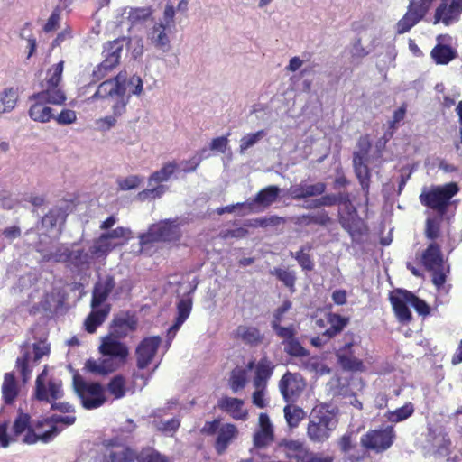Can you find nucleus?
<instances>
[{
    "label": "nucleus",
    "mask_w": 462,
    "mask_h": 462,
    "mask_svg": "<svg viewBox=\"0 0 462 462\" xmlns=\"http://www.w3.org/2000/svg\"><path fill=\"white\" fill-rule=\"evenodd\" d=\"M143 92V80L138 76H132L127 79L125 71L118 73L116 77L101 82L96 92L88 98L90 102L97 100L111 101V114L96 120L95 124L98 130L108 131L115 127L126 112L130 96H139Z\"/></svg>",
    "instance_id": "nucleus-1"
},
{
    "label": "nucleus",
    "mask_w": 462,
    "mask_h": 462,
    "mask_svg": "<svg viewBox=\"0 0 462 462\" xmlns=\"http://www.w3.org/2000/svg\"><path fill=\"white\" fill-rule=\"evenodd\" d=\"M120 339L111 333L102 337L98 346L101 357L87 360L84 368L96 375H105L120 368L129 355L127 346Z\"/></svg>",
    "instance_id": "nucleus-2"
},
{
    "label": "nucleus",
    "mask_w": 462,
    "mask_h": 462,
    "mask_svg": "<svg viewBox=\"0 0 462 462\" xmlns=\"http://www.w3.org/2000/svg\"><path fill=\"white\" fill-rule=\"evenodd\" d=\"M115 286V280L111 276L100 278L96 282L92 291L91 311L84 321V328L88 333H95L108 317L110 305L106 300Z\"/></svg>",
    "instance_id": "nucleus-3"
},
{
    "label": "nucleus",
    "mask_w": 462,
    "mask_h": 462,
    "mask_svg": "<svg viewBox=\"0 0 462 462\" xmlns=\"http://www.w3.org/2000/svg\"><path fill=\"white\" fill-rule=\"evenodd\" d=\"M337 423L334 409H329L326 405L315 407L310 415L307 436L315 443H323L329 439Z\"/></svg>",
    "instance_id": "nucleus-4"
},
{
    "label": "nucleus",
    "mask_w": 462,
    "mask_h": 462,
    "mask_svg": "<svg viewBox=\"0 0 462 462\" xmlns=\"http://www.w3.org/2000/svg\"><path fill=\"white\" fill-rule=\"evenodd\" d=\"M42 259L47 262L66 263L69 267L79 271L90 267L94 258L91 250L86 251L79 244L60 245L50 252L42 254Z\"/></svg>",
    "instance_id": "nucleus-5"
},
{
    "label": "nucleus",
    "mask_w": 462,
    "mask_h": 462,
    "mask_svg": "<svg viewBox=\"0 0 462 462\" xmlns=\"http://www.w3.org/2000/svg\"><path fill=\"white\" fill-rule=\"evenodd\" d=\"M175 11L172 5L167 4L163 16L147 30V40L157 50L168 52L171 50L169 34L175 28Z\"/></svg>",
    "instance_id": "nucleus-6"
},
{
    "label": "nucleus",
    "mask_w": 462,
    "mask_h": 462,
    "mask_svg": "<svg viewBox=\"0 0 462 462\" xmlns=\"http://www.w3.org/2000/svg\"><path fill=\"white\" fill-rule=\"evenodd\" d=\"M50 353V345L45 340L32 344L25 343L21 348V355L16 360V367L21 374L23 383L30 377L33 367Z\"/></svg>",
    "instance_id": "nucleus-7"
},
{
    "label": "nucleus",
    "mask_w": 462,
    "mask_h": 462,
    "mask_svg": "<svg viewBox=\"0 0 462 462\" xmlns=\"http://www.w3.org/2000/svg\"><path fill=\"white\" fill-rule=\"evenodd\" d=\"M76 417L73 415H60L52 416L50 420H45L39 422L35 426L33 431H29L23 438L26 444H34L37 441L47 443L53 439L62 429H60L57 424L63 423L66 426L74 424Z\"/></svg>",
    "instance_id": "nucleus-8"
},
{
    "label": "nucleus",
    "mask_w": 462,
    "mask_h": 462,
    "mask_svg": "<svg viewBox=\"0 0 462 462\" xmlns=\"http://www.w3.org/2000/svg\"><path fill=\"white\" fill-rule=\"evenodd\" d=\"M73 385L82 406L87 410L99 408L107 400L106 389L99 383L86 381L81 377L75 376Z\"/></svg>",
    "instance_id": "nucleus-9"
},
{
    "label": "nucleus",
    "mask_w": 462,
    "mask_h": 462,
    "mask_svg": "<svg viewBox=\"0 0 462 462\" xmlns=\"http://www.w3.org/2000/svg\"><path fill=\"white\" fill-rule=\"evenodd\" d=\"M458 191L456 183L450 182L442 186H435L429 190H423L420 195L422 205L436 210L442 217L449 205V200Z\"/></svg>",
    "instance_id": "nucleus-10"
},
{
    "label": "nucleus",
    "mask_w": 462,
    "mask_h": 462,
    "mask_svg": "<svg viewBox=\"0 0 462 462\" xmlns=\"http://www.w3.org/2000/svg\"><path fill=\"white\" fill-rule=\"evenodd\" d=\"M180 237L181 232L175 220H164L152 225L146 233L139 236L142 246L153 242H176Z\"/></svg>",
    "instance_id": "nucleus-11"
},
{
    "label": "nucleus",
    "mask_w": 462,
    "mask_h": 462,
    "mask_svg": "<svg viewBox=\"0 0 462 462\" xmlns=\"http://www.w3.org/2000/svg\"><path fill=\"white\" fill-rule=\"evenodd\" d=\"M64 61L52 66L47 72V78L43 87L45 89L38 93V97L42 100H47L50 104L61 105L65 99V94L59 88L63 72Z\"/></svg>",
    "instance_id": "nucleus-12"
},
{
    "label": "nucleus",
    "mask_w": 462,
    "mask_h": 462,
    "mask_svg": "<svg viewBox=\"0 0 462 462\" xmlns=\"http://www.w3.org/2000/svg\"><path fill=\"white\" fill-rule=\"evenodd\" d=\"M63 395L61 382L49 375L47 367L37 376L35 396L40 401L51 402Z\"/></svg>",
    "instance_id": "nucleus-13"
},
{
    "label": "nucleus",
    "mask_w": 462,
    "mask_h": 462,
    "mask_svg": "<svg viewBox=\"0 0 462 462\" xmlns=\"http://www.w3.org/2000/svg\"><path fill=\"white\" fill-rule=\"evenodd\" d=\"M432 1L433 0H411L408 11L396 24L397 33L402 34L407 32L422 20L430 8Z\"/></svg>",
    "instance_id": "nucleus-14"
},
{
    "label": "nucleus",
    "mask_w": 462,
    "mask_h": 462,
    "mask_svg": "<svg viewBox=\"0 0 462 462\" xmlns=\"http://www.w3.org/2000/svg\"><path fill=\"white\" fill-rule=\"evenodd\" d=\"M122 50L123 42L118 39L108 42L105 45L103 51L105 60L97 67L93 72L97 79H101L106 77V74L119 63Z\"/></svg>",
    "instance_id": "nucleus-15"
},
{
    "label": "nucleus",
    "mask_w": 462,
    "mask_h": 462,
    "mask_svg": "<svg viewBox=\"0 0 462 462\" xmlns=\"http://www.w3.org/2000/svg\"><path fill=\"white\" fill-rule=\"evenodd\" d=\"M394 432L393 427L380 430H371L361 438V444L367 449L383 452L388 449L393 441Z\"/></svg>",
    "instance_id": "nucleus-16"
},
{
    "label": "nucleus",
    "mask_w": 462,
    "mask_h": 462,
    "mask_svg": "<svg viewBox=\"0 0 462 462\" xmlns=\"http://www.w3.org/2000/svg\"><path fill=\"white\" fill-rule=\"evenodd\" d=\"M305 388L302 376L297 373L287 372L279 382V390L284 401L294 402Z\"/></svg>",
    "instance_id": "nucleus-17"
},
{
    "label": "nucleus",
    "mask_w": 462,
    "mask_h": 462,
    "mask_svg": "<svg viewBox=\"0 0 462 462\" xmlns=\"http://www.w3.org/2000/svg\"><path fill=\"white\" fill-rule=\"evenodd\" d=\"M461 14L462 0H442L435 11L433 23H442L448 26L457 23Z\"/></svg>",
    "instance_id": "nucleus-18"
},
{
    "label": "nucleus",
    "mask_w": 462,
    "mask_h": 462,
    "mask_svg": "<svg viewBox=\"0 0 462 462\" xmlns=\"http://www.w3.org/2000/svg\"><path fill=\"white\" fill-rule=\"evenodd\" d=\"M274 440V427L266 413H260L258 423L253 435L254 446L265 448Z\"/></svg>",
    "instance_id": "nucleus-19"
},
{
    "label": "nucleus",
    "mask_w": 462,
    "mask_h": 462,
    "mask_svg": "<svg viewBox=\"0 0 462 462\" xmlns=\"http://www.w3.org/2000/svg\"><path fill=\"white\" fill-rule=\"evenodd\" d=\"M160 344L159 337H150L142 340L135 350L138 368L144 369L152 363Z\"/></svg>",
    "instance_id": "nucleus-20"
},
{
    "label": "nucleus",
    "mask_w": 462,
    "mask_h": 462,
    "mask_svg": "<svg viewBox=\"0 0 462 462\" xmlns=\"http://www.w3.org/2000/svg\"><path fill=\"white\" fill-rule=\"evenodd\" d=\"M408 295V291L399 289L394 291L390 296V301L394 313L398 320L402 323H409L412 319L409 310L410 299Z\"/></svg>",
    "instance_id": "nucleus-21"
},
{
    "label": "nucleus",
    "mask_w": 462,
    "mask_h": 462,
    "mask_svg": "<svg viewBox=\"0 0 462 462\" xmlns=\"http://www.w3.org/2000/svg\"><path fill=\"white\" fill-rule=\"evenodd\" d=\"M366 155L367 149H365L355 152L353 158L356 175L359 180L362 189L365 195L368 194L370 186V171L367 165L365 164Z\"/></svg>",
    "instance_id": "nucleus-22"
},
{
    "label": "nucleus",
    "mask_w": 462,
    "mask_h": 462,
    "mask_svg": "<svg viewBox=\"0 0 462 462\" xmlns=\"http://www.w3.org/2000/svg\"><path fill=\"white\" fill-rule=\"evenodd\" d=\"M325 190L326 184L323 182L310 184L307 181H301L299 184L291 186L288 193L293 199H301L308 197L321 195Z\"/></svg>",
    "instance_id": "nucleus-23"
},
{
    "label": "nucleus",
    "mask_w": 462,
    "mask_h": 462,
    "mask_svg": "<svg viewBox=\"0 0 462 462\" xmlns=\"http://www.w3.org/2000/svg\"><path fill=\"white\" fill-rule=\"evenodd\" d=\"M218 408L228 413L234 420H246L248 412L243 408L244 401L233 397H222L218 401Z\"/></svg>",
    "instance_id": "nucleus-24"
},
{
    "label": "nucleus",
    "mask_w": 462,
    "mask_h": 462,
    "mask_svg": "<svg viewBox=\"0 0 462 462\" xmlns=\"http://www.w3.org/2000/svg\"><path fill=\"white\" fill-rule=\"evenodd\" d=\"M237 436L238 430L234 424H222L217 430L215 442V448L217 454H223Z\"/></svg>",
    "instance_id": "nucleus-25"
},
{
    "label": "nucleus",
    "mask_w": 462,
    "mask_h": 462,
    "mask_svg": "<svg viewBox=\"0 0 462 462\" xmlns=\"http://www.w3.org/2000/svg\"><path fill=\"white\" fill-rule=\"evenodd\" d=\"M280 189L277 186H268L260 190L252 201H247L248 210L250 212H257L256 206L267 208L273 204L278 198Z\"/></svg>",
    "instance_id": "nucleus-26"
},
{
    "label": "nucleus",
    "mask_w": 462,
    "mask_h": 462,
    "mask_svg": "<svg viewBox=\"0 0 462 462\" xmlns=\"http://www.w3.org/2000/svg\"><path fill=\"white\" fill-rule=\"evenodd\" d=\"M279 447L283 448L288 458L297 462H303L309 451L303 442L295 439H283L279 442Z\"/></svg>",
    "instance_id": "nucleus-27"
},
{
    "label": "nucleus",
    "mask_w": 462,
    "mask_h": 462,
    "mask_svg": "<svg viewBox=\"0 0 462 462\" xmlns=\"http://www.w3.org/2000/svg\"><path fill=\"white\" fill-rule=\"evenodd\" d=\"M36 100L29 109V116L35 122L47 123L54 118L53 110L46 104H50L47 100H42L38 97V94L33 96Z\"/></svg>",
    "instance_id": "nucleus-28"
},
{
    "label": "nucleus",
    "mask_w": 462,
    "mask_h": 462,
    "mask_svg": "<svg viewBox=\"0 0 462 462\" xmlns=\"http://www.w3.org/2000/svg\"><path fill=\"white\" fill-rule=\"evenodd\" d=\"M192 309V300L190 298H181L177 303V317L174 324L168 330V337L172 338L181 325L189 318Z\"/></svg>",
    "instance_id": "nucleus-29"
},
{
    "label": "nucleus",
    "mask_w": 462,
    "mask_h": 462,
    "mask_svg": "<svg viewBox=\"0 0 462 462\" xmlns=\"http://www.w3.org/2000/svg\"><path fill=\"white\" fill-rule=\"evenodd\" d=\"M336 357L342 369L346 371L363 370V362L356 356L354 349L347 350V348H339L336 352Z\"/></svg>",
    "instance_id": "nucleus-30"
},
{
    "label": "nucleus",
    "mask_w": 462,
    "mask_h": 462,
    "mask_svg": "<svg viewBox=\"0 0 462 462\" xmlns=\"http://www.w3.org/2000/svg\"><path fill=\"white\" fill-rule=\"evenodd\" d=\"M234 337L247 345H259L263 342V335L253 326L240 325L234 331Z\"/></svg>",
    "instance_id": "nucleus-31"
},
{
    "label": "nucleus",
    "mask_w": 462,
    "mask_h": 462,
    "mask_svg": "<svg viewBox=\"0 0 462 462\" xmlns=\"http://www.w3.org/2000/svg\"><path fill=\"white\" fill-rule=\"evenodd\" d=\"M422 263L428 270H439L442 267L443 256L438 245H429L422 254Z\"/></svg>",
    "instance_id": "nucleus-32"
},
{
    "label": "nucleus",
    "mask_w": 462,
    "mask_h": 462,
    "mask_svg": "<svg viewBox=\"0 0 462 462\" xmlns=\"http://www.w3.org/2000/svg\"><path fill=\"white\" fill-rule=\"evenodd\" d=\"M446 36L439 35L437 37V41L439 44H437L431 51L430 55L431 58L435 60L437 64H448L457 56V51L453 50L451 47L441 44V42L444 40Z\"/></svg>",
    "instance_id": "nucleus-33"
},
{
    "label": "nucleus",
    "mask_w": 462,
    "mask_h": 462,
    "mask_svg": "<svg viewBox=\"0 0 462 462\" xmlns=\"http://www.w3.org/2000/svg\"><path fill=\"white\" fill-rule=\"evenodd\" d=\"M297 365L303 370L315 374L324 375L330 373V369L321 362L317 356H305L298 360Z\"/></svg>",
    "instance_id": "nucleus-34"
},
{
    "label": "nucleus",
    "mask_w": 462,
    "mask_h": 462,
    "mask_svg": "<svg viewBox=\"0 0 462 462\" xmlns=\"http://www.w3.org/2000/svg\"><path fill=\"white\" fill-rule=\"evenodd\" d=\"M179 164L175 161L168 162L162 167L152 172L148 178V185L162 184L168 181L171 176L178 171Z\"/></svg>",
    "instance_id": "nucleus-35"
},
{
    "label": "nucleus",
    "mask_w": 462,
    "mask_h": 462,
    "mask_svg": "<svg viewBox=\"0 0 462 462\" xmlns=\"http://www.w3.org/2000/svg\"><path fill=\"white\" fill-rule=\"evenodd\" d=\"M326 322H328L330 327L324 331L323 337L329 339L344 329V328L348 324V319L338 314L329 312L326 315Z\"/></svg>",
    "instance_id": "nucleus-36"
},
{
    "label": "nucleus",
    "mask_w": 462,
    "mask_h": 462,
    "mask_svg": "<svg viewBox=\"0 0 462 462\" xmlns=\"http://www.w3.org/2000/svg\"><path fill=\"white\" fill-rule=\"evenodd\" d=\"M273 368V363L268 358H262L256 365L255 377L254 379V387L266 385V382L271 377Z\"/></svg>",
    "instance_id": "nucleus-37"
},
{
    "label": "nucleus",
    "mask_w": 462,
    "mask_h": 462,
    "mask_svg": "<svg viewBox=\"0 0 462 462\" xmlns=\"http://www.w3.org/2000/svg\"><path fill=\"white\" fill-rule=\"evenodd\" d=\"M350 208L352 211L349 212L347 217H341L340 223L344 229H346L352 237H355L362 233L363 222L357 217L356 211L352 205L347 208L350 210Z\"/></svg>",
    "instance_id": "nucleus-38"
},
{
    "label": "nucleus",
    "mask_w": 462,
    "mask_h": 462,
    "mask_svg": "<svg viewBox=\"0 0 462 462\" xmlns=\"http://www.w3.org/2000/svg\"><path fill=\"white\" fill-rule=\"evenodd\" d=\"M136 328V321L132 318H116L113 321L111 334H116L120 338L127 336L130 331H134Z\"/></svg>",
    "instance_id": "nucleus-39"
},
{
    "label": "nucleus",
    "mask_w": 462,
    "mask_h": 462,
    "mask_svg": "<svg viewBox=\"0 0 462 462\" xmlns=\"http://www.w3.org/2000/svg\"><path fill=\"white\" fill-rule=\"evenodd\" d=\"M19 392L14 376L12 374H5L2 384V393L5 403H12Z\"/></svg>",
    "instance_id": "nucleus-40"
},
{
    "label": "nucleus",
    "mask_w": 462,
    "mask_h": 462,
    "mask_svg": "<svg viewBox=\"0 0 462 462\" xmlns=\"http://www.w3.org/2000/svg\"><path fill=\"white\" fill-rule=\"evenodd\" d=\"M18 100L17 89L14 88H5L0 92V114L11 112Z\"/></svg>",
    "instance_id": "nucleus-41"
},
{
    "label": "nucleus",
    "mask_w": 462,
    "mask_h": 462,
    "mask_svg": "<svg viewBox=\"0 0 462 462\" xmlns=\"http://www.w3.org/2000/svg\"><path fill=\"white\" fill-rule=\"evenodd\" d=\"M152 14L151 7H125L122 15L132 23H136L147 20Z\"/></svg>",
    "instance_id": "nucleus-42"
},
{
    "label": "nucleus",
    "mask_w": 462,
    "mask_h": 462,
    "mask_svg": "<svg viewBox=\"0 0 462 462\" xmlns=\"http://www.w3.org/2000/svg\"><path fill=\"white\" fill-rule=\"evenodd\" d=\"M35 430H31L29 428V416L27 414H20L16 420H14V426H13V435H11L14 441H17L21 439L23 443H25L23 439L25 437V435L29 431H33Z\"/></svg>",
    "instance_id": "nucleus-43"
},
{
    "label": "nucleus",
    "mask_w": 462,
    "mask_h": 462,
    "mask_svg": "<svg viewBox=\"0 0 462 462\" xmlns=\"http://www.w3.org/2000/svg\"><path fill=\"white\" fill-rule=\"evenodd\" d=\"M267 133L265 130H259L255 133H248L245 134L239 141V153L245 154L246 151L266 136Z\"/></svg>",
    "instance_id": "nucleus-44"
},
{
    "label": "nucleus",
    "mask_w": 462,
    "mask_h": 462,
    "mask_svg": "<svg viewBox=\"0 0 462 462\" xmlns=\"http://www.w3.org/2000/svg\"><path fill=\"white\" fill-rule=\"evenodd\" d=\"M283 412L287 424L291 428L298 427L299 423L305 417V412L301 408L291 404L286 405L283 409Z\"/></svg>",
    "instance_id": "nucleus-45"
},
{
    "label": "nucleus",
    "mask_w": 462,
    "mask_h": 462,
    "mask_svg": "<svg viewBox=\"0 0 462 462\" xmlns=\"http://www.w3.org/2000/svg\"><path fill=\"white\" fill-rule=\"evenodd\" d=\"M311 248V245L307 244L303 245L298 252H291V255L297 260L300 266L305 271H311L314 268L313 261L311 260L310 255L308 254Z\"/></svg>",
    "instance_id": "nucleus-46"
},
{
    "label": "nucleus",
    "mask_w": 462,
    "mask_h": 462,
    "mask_svg": "<svg viewBox=\"0 0 462 462\" xmlns=\"http://www.w3.org/2000/svg\"><path fill=\"white\" fill-rule=\"evenodd\" d=\"M270 273L277 277L286 287L291 291H294L296 281V273L294 271L282 268H274L271 270Z\"/></svg>",
    "instance_id": "nucleus-47"
},
{
    "label": "nucleus",
    "mask_w": 462,
    "mask_h": 462,
    "mask_svg": "<svg viewBox=\"0 0 462 462\" xmlns=\"http://www.w3.org/2000/svg\"><path fill=\"white\" fill-rule=\"evenodd\" d=\"M414 411L413 405L411 402L406 403L401 408L387 413L388 420L392 422H400L409 418Z\"/></svg>",
    "instance_id": "nucleus-48"
},
{
    "label": "nucleus",
    "mask_w": 462,
    "mask_h": 462,
    "mask_svg": "<svg viewBox=\"0 0 462 462\" xmlns=\"http://www.w3.org/2000/svg\"><path fill=\"white\" fill-rule=\"evenodd\" d=\"M107 390L116 399L124 397L126 392L125 380L120 375L115 376L107 384Z\"/></svg>",
    "instance_id": "nucleus-49"
},
{
    "label": "nucleus",
    "mask_w": 462,
    "mask_h": 462,
    "mask_svg": "<svg viewBox=\"0 0 462 462\" xmlns=\"http://www.w3.org/2000/svg\"><path fill=\"white\" fill-rule=\"evenodd\" d=\"M284 345V351L291 356L300 359L301 357L309 355V351L304 348L296 338H291L290 340L285 341Z\"/></svg>",
    "instance_id": "nucleus-50"
},
{
    "label": "nucleus",
    "mask_w": 462,
    "mask_h": 462,
    "mask_svg": "<svg viewBox=\"0 0 462 462\" xmlns=\"http://www.w3.org/2000/svg\"><path fill=\"white\" fill-rule=\"evenodd\" d=\"M167 191V187L163 184H157V186L143 189L139 192L137 198L141 201L147 199H155L161 198Z\"/></svg>",
    "instance_id": "nucleus-51"
},
{
    "label": "nucleus",
    "mask_w": 462,
    "mask_h": 462,
    "mask_svg": "<svg viewBox=\"0 0 462 462\" xmlns=\"http://www.w3.org/2000/svg\"><path fill=\"white\" fill-rule=\"evenodd\" d=\"M337 202L344 203L346 208L351 206L348 195L341 194L339 196H337V195L329 194V195H325V196L318 199V205H320V207H330V206L337 204Z\"/></svg>",
    "instance_id": "nucleus-52"
},
{
    "label": "nucleus",
    "mask_w": 462,
    "mask_h": 462,
    "mask_svg": "<svg viewBox=\"0 0 462 462\" xmlns=\"http://www.w3.org/2000/svg\"><path fill=\"white\" fill-rule=\"evenodd\" d=\"M246 384V372L243 369L234 370L230 377V387L234 393H237Z\"/></svg>",
    "instance_id": "nucleus-53"
},
{
    "label": "nucleus",
    "mask_w": 462,
    "mask_h": 462,
    "mask_svg": "<svg viewBox=\"0 0 462 462\" xmlns=\"http://www.w3.org/2000/svg\"><path fill=\"white\" fill-rule=\"evenodd\" d=\"M91 253L94 257L106 256L110 251H112V245H106V237L99 236L95 240L93 245L90 247Z\"/></svg>",
    "instance_id": "nucleus-54"
},
{
    "label": "nucleus",
    "mask_w": 462,
    "mask_h": 462,
    "mask_svg": "<svg viewBox=\"0 0 462 462\" xmlns=\"http://www.w3.org/2000/svg\"><path fill=\"white\" fill-rule=\"evenodd\" d=\"M65 221L64 212L60 208L51 210L43 218L42 224L45 226H54L57 224H62Z\"/></svg>",
    "instance_id": "nucleus-55"
},
{
    "label": "nucleus",
    "mask_w": 462,
    "mask_h": 462,
    "mask_svg": "<svg viewBox=\"0 0 462 462\" xmlns=\"http://www.w3.org/2000/svg\"><path fill=\"white\" fill-rule=\"evenodd\" d=\"M143 182V178L139 175H130L117 180V184L122 190L134 189Z\"/></svg>",
    "instance_id": "nucleus-56"
},
{
    "label": "nucleus",
    "mask_w": 462,
    "mask_h": 462,
    "mask_svg": "<svg viewBox=\"0 0 462 462\" xmlns=\"http://www.w3.org/2000/svg\"><path fill=\"white\" fill-rule=\"evenodd\" d=\"M108 455L112 462H130L133 458L132 452L124 447L111 450Z\"/></svg>",
    "instance_id": "nucleus-57"
},
{
    "label": "nucleus",
    "mask_w": 462,
    "mask_h": 462,
    "mask_svg": "<svg viewBox=\"0 0 462 462\" xmlns=\"http://www.w3.org/2000/svg\"><path fill=\"white\" fill-rule=\"evenodd\" d=\"M408 297L410 299V306L413 307L419 314L428 315L430 313V308L424 300L419 299L410 291Z\"/></svg>",
    "instance_id": "nucleus-58"
},
{
    "label": "nucleus",
    "mask_w": 462,
    "mask_h": 462,
    "mask_svg": "<svg viewBox=\"0 0 462 462\" xmlns=\"http://www.w3.org/2000/svg\"><path fill=\"white\" fill-rule=\"evenodd\" d=\"M283 219L279 217H261L256 218L253 221V224H251V226H263L266 227L268 226H279L280 224L283 223Z\"/></svg>",
    "instance_id": "nucleus-59"
},
{
    "label": "nucleus",
    "mask_w": 462,
    "mask_h": 462,
    "mask_svg": "<svg viewBox=\"0 0 462 462\" xmlns=\"http://www.w3.org/2000/svg\"><path fill=\"white\" fill-rule=\"evenodd\" d=\"M59 125H70L77 120V115L74 110L64 109L55 118Z\"/></svg>",
    "instance_id": "nucleus-60"
},
{
    "label": "nucleus",
    "mask_w": 462,
    "mask_h": 462,
    "mask_svg": "<svg viewBox=\"0 0 462 462\" xmlns=\"http://www.w3.org/2000/svg\"><path fill=\"white\" fill-rule=\"evenodd\" d=\"M425 234H426V236L431 240H433L439 236V224L436 219H433V218L427 219Z\"/></svg>",
    "instance_id": "nucleus-61"
},
{
    "label": "nucleus",
    "mask_w": 462,
    "mask_h": 462,
    "mask_svg": "<svg viewBox=\"0 0 462 462\" xmlns=\"http://www.w3.org/2000/svg\"><path fill=\"white\" fill-rule=\"evenodd\" d=\"M278 323L277 321H273V328L279 337L284 338L285 341L294 338V330L291 327H282Z\"/></svg>",
    "instance_id": "nucleus-62"
},
{
    "label": "nucleus",
    "mask_w": 462,
    "mask_h": 462,
    "mask_svg": "<svg viewBox=\"0 0 462 462\" xmlns=\"http://www.w3.org/2000/svg\"><path fill=\"white\" fill-rule=\"evenodd\" d=\"M370 50L365 48L362 44L361 39H356L351 48V54L355 58L362 59L368 55Z\"/></svg>",
    "instance_id": "nucleus-63"
},
{
    "label": "nucleus",
    "mask_w": 462,
    "mask_h": 462,
    "mask_svg": "<svg viewBox=\"0 0 462 462\" xmlns=\"http://www.w3.org/2000/svg\"><path fill=\"white\" fill-rule=\"evenodd\" d=\"M139 462H166V460L160 453L151 450L143 452L140 457Z\"/></svg>",
    "instance_id": "nucleus-64"
}]
</instances>
